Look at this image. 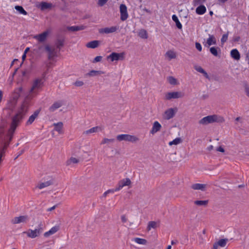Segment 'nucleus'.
<instances>
[{
	"label": "nucleus",
	"instance_id": "1",
	"mask_svg": "<svg viewBox=\"0 0 249 249\" xmlns=\"http://www.w3.org/2000/svg\"><path fill=\"white\" fill-rule=\"evenodd\" d=\"M43 82L41 79H36L34 80L30 93L26 96L21 107L17 112V122L21 119L27 112L30 100L33 98V94L42 87Z\"/></svg>",
	"mask_w": 249,
	"mask_h": 249
},
{
	"label": "nucleus",
	"instance_id": "2",
	"mask_svg": "<svg viewBox=\"0 0 249 249\" xmlns=\"http://www.w3.org/2000/svg\"><path fill=\"white\" fill-rule=\"evenodd\" d=\"M224 121L223 117L217 115H212L203 117L199 121V124L202 125H207L214 122L222 123Z\"/></svg>",
	"mask_w": 249,
	"mask_h": 249
},
{
	"label": "nucleus",
	"instance_id": "3",
	"mask_svg": "<svg viewBox=\"0 0 249 249\" xmlns=\"http://www.w3.org/2000/svg\"><path fill=\"white\" fill-rule=\"evenodd\" d=\"M116 139L118 141H126L131 142H135L139 140L138 137L134 135H131L129 134H120L117 136Z\"/></svg>",
	"mask_w": 249,
	"mask_h": 249
},
{
	"label": "nucleus",
	"instance_id": "4",
	"mask_svg": "<svg viewBox=\"0 0 249 249\" xmlns=\"http://www.w3.org/2000/svg\"><path fill=\"white\" fill-rule=\"evenodd\" d=\"M43 229L39 226L35 230L29 229L25 233L27 236L31 238H35L40 235V234L43 232Z\"/></svg>",
	"mask_w": 249,
	"mask_h": 249
},
{
	"label": "nucleus",
	"instance_id": "5",
	"mask_svg": "<svg viewBox=\"0 0 249 249\" xmlns=\"http://www.w3.org/2000/svg\"><path fill=\"white\" fill-rule=\"evenodd\" d=\"M178 111L177 107L169 108L165 110L162 114V118L166 120H169L173 118Z\"/></svg>",
	"mask_w": 249,
	"mask_h": 249
},
{
	"label": "nucleus",
	"instance_id": "6",
	"mask_svg": "<svg viewBox=\"0 0 249 249\" xmlns=\"http://www.w3.org/2000/svg\"><path fill=\"white\" fill-rule=\"evenodd\" d=\"M184 94L180 91L169 92L165 94V99L170 100L172 99H178L183 97Z\"/></svg>",
	"mask_w": 249,
	"mask_h": 249
},
{
	"label": "nucleus",
	"instance_id": "7",
	"mask_svg": "<svg viewBox=\"0 0 249 249\" xmlns=\"http://www.w3.org/2000/svg\"><path fill=\"white\" fill-rule=\"evenodd\" d=\"M124 54L125 53H112L110 54L107 56V59L110 60L111 62L119 60H123L124 57Z\"/></svg>",
	"mask_w": 249,
	"mask_h": 249
},
{
	"label": "nucleus",
	"instance_id": "8",
	"mask_svg": "<svg viewBox=\"0 0 249 249\" xmlns=\"http://www.w3.org/2000/svg\"><path fill=\"white\" fill-rule=\"evenodd\" d=\"M119 27L116 26L107 27L99 29V33L101 34H109L117 32Z\"/></svg>",
	"mask_w": 249,
	"mask_h": 249
},
{
	"label": "nucleus",
	"instance_id": "9",
	"mask_svg": "<svg viewBox=\"0 0 249 249\" xmlns=\"http://www.w3.org/2000/svg\"><path fill=\"white\" fill-rule=\"evenodd\" d=\"M120 12L121 14V19L122 21L125 20L128 17L127 7L125 4H121L120 6Z\"/></svg>",
	"mask_w": 249,
	"mask_h": 249
},
{
	"label": "nucleus",
	"instance_id": "10",
	"mask_svg": "<svg viewBox=\"0 0 249 249\" xmlns=\"http://www.w3.org/2000/svg\"><path fill=\"white\" fill-rule=\"evenodd\" d=\"M131 181L128 178H124L121 180L118 184L117 190H120L124 186H127L131 184Z\"/></svg>",
	"mask_w": 249,
	"mask_h": 249
},
{
	"label": "nucleus",
	"instance_id": "11",
	"mask_svg": "<svg viewBox=\"0 0 249 249\" xmlns=\"http://www.w3.org/2000/svg\"><path fill=\"white\" fill-rule=\"evenodd\" d=\"M228 240L227 239H222L215 242L212 249H219L220 248H223L226 246Z\"/></svg>",
	"mask_w": 249,
	"mask_h": 249
},
{
	"label": "nucleus",
	"instance_id": "12",
	"mask_svg": "<svg viewBox=\"0 0 249 249\" xmlns=\"http://www.w3.org/2000/svg\"><path fill=\"white\" fill-rule=\"evenodd\" d=\"M64 102L62 100L57 101L54 102L53 105L49 107V111L50 112H53L57 109L63 106Z\"/></svg>",
	"mask_w": 249,
	"mask_h": 249
},
{
	"label": "nucleus",
	"instance_id": "13",
	"mask_svg": "<svg viewBox=\"0 0 249 249\" xmlns=\"http://www.w3.org/2000/svg\"><path fill=\"white\" fill-rule=\"evenodd\" d=\"M49 34L50 31L47 30L38 35L36 36L35 38L40 42H43L46 39Z\"/></svg>",
	"mask_w": 249,
	"mask_h": 249
},
{
	"label": "nucleus",
	"instance_id": "14",
	"mask_svg": "<svg viewBox=\"0 0 249 249\" xmlns=\"http://www.w3.org/2000/svg\"><path fill=\"white\" fill-rule=\"evenodd\" d=\"M161 128V124L158 121L154 122L151 130H150V133L154 134L157 132L159 131Z\"/></svg>",
	"mask_w": 249,
	"mask_h": 249
},
{
	"label": "nucleus",
	"instance_id": "15",
	"mask_svg": "<svg viewBox=\"0 0 249 249\" xmlns=\"http://www.w3.org/2000/svg\"><path fill=\"white\" fill-rule=\"evenodd\" d=\"M177 53L173 50H168L165 54V57L168 61H170L173 59H175L177 57Z\"/></svg>",
	"mask_w": 249,
	"mask_h": 249
},
{
	"label": "nucleus",
	"instance_id": "16",
	"mask_svg": "<svg viewBox=\"0 0 249 249\" xmlns=\"http://www.w3.org/2000/svg\"><path fill=\"white\" fill-rule=\"evenodd\" d=\"M37 6L38 8H40V10L43 11L46 9H51L53 5L51 3L41 2L39 3Z\"/></svg>",
	"mask_w": 249,
	"mask_h": 249
},
{
	"label": "nucleus",
	"instance_id": "17",
	"mask_svg": "<svg viewBox=\"0 0 249 249\" xmlns=\"http://www.w3.org/2000/svg\"><path fill=\"white\" fill-rule=\"evenodd\" d=\"M230 55L235 60H239L240 59V54L236 49L231 50Z\"/></svg>",
	"mask_w": 249,
	"mask_h": 249
},
{
	"label": "nucleus",
	"instance_id": "18",
	"mask_svg": "<svg viewBox=\"0 0 249 249\" xmlns=\"http://www.w3.org/2000/svg\"><path fill=\"white\" fill-rule=\"evenodd\" d=\"M58 226H54L52 227L49 231L45 232L44 233V236L46 237H48L51 235H53L56 233L59 230Z\"/></svg>",
	"mask_w": 249,
	"mask_h": 249
},
{
	"label": "nucleus",
	"instance_id": "19",
	"mask_svg": "<svg viewBox=\"0 0 249 249\" xmlns=\"http://www.w3.org/2000/svg\"><path fill=\"white\" fill-rule=\"evenodd\" d=\"M216 43L215 37L213 35H209V38L207 39L206 44L204 45L206 46V45H208V46H210L212 45H215Z\"/></svg>",
	"mask_w": 249,
	"mask_h": 249
},
{
	"label": "nucleus",
	"instance_id": "20",
	"mask_svg": "<svg viewBox=\"0 0 249 249\" xmlns=\"http://www.w3.org/2000/svg\"><path fill=\"white\" fill-rule=\"evenodd\" d=\"M102 130V127H100V126H97L93 127L91 128L90 129H89V130H87L85 131L84 132V134L88 135V134H91V133H96V132H99V131H101Z\"/></svg>",
	"mask_w": 249,
	"mask_h": 249
},
{
	"label": "nucleus",
	"instance_id": "21",
	"mask_svg": "<svg viewBox=\"0 0 249 249\" xmlns=\"http://www.w3.org/2000/svg\"><path fill=\"white\" fill-rule=\"evenodd\" d=\"M29 220V217L27 215H20L17 217V223H26Z\"/></svg>",
	"mask_w": 249,
	"mask_h": 249
},
{
	"label": "nucleus",
	"instance_id": "22",
	"mask_svg": "<svg viewBox=\"0 0 249 249\" xmlns=\"http://www.w3.org/2000/svg\"><path fill=\"white\" fill-rule=\"evenodd\" d=\"M53 126H54V130L58 132L60 134L63 133V123L62 122H58L57 123H54Z\"/></svg>",
	"mask_w": 249,
	"mask_h": 249
},
{
	"label": "nucleus",
	"instance_id": "23",
	"mask_svg": "<svg viewBox=\"0 0 249 249\" xmlns=\"http://www.w3.org/2000/svg\"><path fill=\"white\" fill-rule=\"evenodd\" d=\"M52 184V181L51 180H48L43 182H39L38 183L36 187L39 189H42L44 188H46Z\"/></svg>",
	"mask_w": 249,
	"mask_h": 249
},
{
	"label": "nucleus",
	"instance_id": "24",
	"mask_svg": "<svg viewBox=\"0 0 249 249\" xmlns=\"http://www.w3.org/2000/svg\"><path fill=\"white\" fill-rule=\"evenodd\" d=\"M206 184H204L196 183L193 184L191 187L194 190H199L201 191H204L206 188Z\"/></svg>",
	"mask_w": 249,
	"mask_h": 249
},
{
	"label": "nucleus",
	"instance_id": "25",
	"mask_svg": "<svg viewBox=\"0 0 249 249\" xmlns=\"http://www.w3.org/2000/svg\"><path fill=\"white\" fill-rule=\"evenodd\" d=\"M100 42L98 40H93L88 42L86 44V47L89 48L94 49L97 48L99 45Z\"/></svg>",
	"mask_w": 249,
	"mask_h": 249
},
{
	"label": "nucleus",
	"instance_id": "26",
	"mask_svg": "<svg viewBox=\"0 0 249 249\" xmlns=\"http://www.w3.org/2000/svg\"><path fill=\"white\" fill-rule=\"evenodd\" d=\"M195 69L198 72L202 73L206 78H209V75L206 71L200 66L196 65L194 67Z\"/></svg>",
	"mask_w": 249,
	"mask_h": 249
},
{
	"label": "nucleus",
	"instance_id": "27",
	"mask_svg": "<svg viewBox=\"0 0 249 249\" xmlns=\"http://www.w3.org/2000/svg\"><path fill=\"white\" fill-rule=\"evenodd\" d=\"M196 13L198 15H203L206 12V8L204 5H200L196 9Z\"/></svg>",
	"mask_w": 249,
	"mask_h": 249
},
{
	"label": "nucleus",
	"instance_id": "28",
	"mask_svg": "<svg viewBox=\"0 0 249 249\" xmlns=\"http://www.w3.org/2000/svg\"><path fill=\"white\" fill-rule=\"evenodd\" d=\"M45 50L48 53V56L50 59L53 58L55 55L54 50L52 49L49 45L45 46Z\"/></svg>",
	"mask_w": 249,
	"mask_h": 249
},
{
	"label": "nucleus",
	"instance_id": "29",
	"mask_svg": "<svg viewBox=\"0 0 249 249\" xmlns=\"http://www.w3.org/2000/svg\"><path fill=\"white\" fill-rule=\"evenodd\" d=\"M39 112V110H36V111H35L34 113L29 117L27 121V124H31L35 121L36 117L38 116Z\"/></svg>",
	"mask_w": 249,
	"mask_h": 249
},
{
	"label": "nucleus",
	"instance_id": "30",
	"mask_svg": "<svg viewBox=\"0 0 249 249\" xmlns=\"http://www.w3.org/2000/svg\"><path fill=\"white\" fill-rule=\"evenodd\" d=\"M172 20L176 23V25L178 28L181 29L182 28V24L179 21L178 17L176 15H173L172 17Z\"/></svg>",
	"mask_w": 249,
	"mask_h": 249
},
{
	"label": "nucleus",
	"instance_id": "31",
	"mask_svg": "<svg viewBox=\"0 0 249 249\" xmlns=\"http://www.w3.org/2000/svg\"><path fill=\"white\" fill-rule=\"evenodd\" d=\"M167 80L169 83L172 85H178L179 84L178 80L173 76H169L167 78Z\"/></svg>",
	"mask_w": 249,
	"mask_h": 249
},
{
	"label": "nucleus",
	"instance_id": "32",
	"mask_svg": "<svg viewBox=\"0 0 249 249\" xmlns=\"http://www.w3.org/2000/svg\"><path fill=\"white\" fill-rule=\"evenodd\" d=\"M182 142V140L180 138H176L174 140H173L172 141H171L169 142V145L170 146L173 145H178L180 143H181Z\"/></svg>",
	"mask_w": 249,
	"mask_h": 249
},
{
	"label": "nucleus",
	"instance_id": "33",
	"mask_svg": "<svg viewBox=\"0 0 249 249\" xmlns=\"http://www.w3.org/2000/svg\"><path fill=\"white\" fill-rule=\"evenodd\" d=\"M79 162V160L74 158L71 157L69 160H68L66 162L67 165H71L73 164L77 163Z\"/></svg>",
	"mask_w": 249,
	"mask_h": 249
},
{
	"label": "nucleus",
	"instance_id": "34",
	"mask_svg": "<svg viewBox=\"0 0 249 249\" xmlns=\"http://www.w3.org/2000/svg\"><path fill=\"white\" fill-rule=\"evenodd\" d=\"M133 241L140 245H145L147 243V241L145 239L138 237L134 238Z\"/></svg>",
	"mask_w": 249,
	"mask_h": 249
},
{
	"label": "nucleus",
	"instance_id": "35",
	"mask_svg": "<svg viewBox=\"0 0 249 249\" xmlns=\"http://www.w3.org/2000/svg\"><path fill=\"white\" fill-rule=\"evenodd\" d=\"M138 35L141 38L143 39H146L148 37L147 32L144 29L140 30L138 32Z\"/></svg>",
	"mask_w": 249,
	"mask_h": 249
},
{
	"label": "nucleus",
	"instance_id": "36",
	"mask_svg": "<svg viewBox=\"0 0 249 249\" xmlns=\"http://www.w3.org/2000/svg\"><path fill=\"white\" fill-rule=\"evenodd\" d=\"M104 72L101 71H95L92 70L88 73V75L90 76H94L97 75H100L104 74Z\"/></svg>",
	"mask_w": 249,
	"mask_h": 249
},
{
	"label": "nucleus",
	"instance_id": "37",
	"mask_svg": "<svg viewBox=\"0 0 249 249\" xmlns=\"http://www.w3.org/2000/svg\"><path fill=\"white\" fill-rule=\"evenodd\" d=\"M84 29V27L83 26H73L69 27L68 29L71 31H77L79 30H82Z\"/></svg>",
	"mask_w": 249,
	"mask_h": 249
},
{
	"label": "nucleus",
	"instance_id": "38",
	"mask_svg": "<svg viewBox=\"0 0 249 249\" xmlns=\"http://www.w3.org/2000/svg\"><path fill=\"white\" fill-rule=\"evenodd\" d=\"M17 11H18L20 14L23 15H26L27 14L26 11L23 8L22 6H17Z\"/></svg>",
	"mask_w": 249,
	"mask_h": 249
},
{
	"label": "nucleus",
	"instance_id": "39",
	"mask_svg": "<svg viewBox=\"0 0 249 249\" xmlns=\"http://www.w3.org/2000/svg\"><path fill=\"white\" fill-rule=\"evenodd\" d=\"M208 203L207 200H196L195 201V204L198 206H205Z\"/></svg>",
	"mask_w": 249,
	"mask_h": 249
},
{
	"label": "nucleus",
	"instance_id": "40",
	"mask_svg": "<svg viewBox=\"0 0 249 249\" xmlns=\"http://www.w3.org/2000/svg\"><path fill=\"white\" fill-rule=\"evenodd\" d=\"M16 74V68H14V71L12 73V75L11 76H10L8 79V82L10 85H11L13 83V81L14 79V76Z\"/></svg>",
	"mask_w": 249,
	"mask_h": 249
},
{
	"label": "nucleus",
	"instance_id": "41",
	"mask_svg": "<svg viewBox=\"0 0 249 249\" xmlns=\"http://www.w3.org/2000/svg\"><path fill=\"white\" fill-rule=\"evenodd\" d=\"M218 48H216L214 47H211L210 49V52L212 54H213L214 56H217L218 52H217Z\"/></svg>",
	"mask_w": 249,
	"mask_h": 249
},
{
	"label": "nucleus",
	"instance_id": "42",
	"mask_svg": "<svg viewBox=\"0 0 249 249\" xmlns=\"http://www.w3.org/2000/svg\"><path fill=\"white\" fill-rule=\"evenodd\" d=\"M118 191H119V190H117V187L115 189H112L108 190L107 191H106L104 193V196H106L107 195V194H108L109 193L113 194L114 193H115L116 192H117Z\"/></svg>",
	"mask_w": 249,
	"mask_h": 249
},
{
	"label": "nucleus",
	"instance_id": "43",
	"mask_svg": "<svg viewBox=\"0 0 249 249\" xmlns=\"http://www.w3.org/2000/svg\"><path fill=\"white\" fill-rule=\"evenodd\" d=\"M114 141V139H107V138H104L102 140L101 142V144H104L106 143H108L110 142H113Z\"/></svg>",
	"mask_w": 249,
	"mask_h": 249
},
{
	"label": "nucleus",
	"instance_id": "44",
	"mask_svg": "<svg viewBox=\"0 0 249 249\" xmlns=\"http://www.w3.org/2000/svg\"><path fill=\"white\" fill-rule=\"evenodd\" d=\"M157 223L154 221L149 222L148 225V230L149 231L151 228H155L156 226Z\"/></svg>",
	"mask_w": 249,
	"mask_h": 249
},
{
	"label": "nucleus",
	"instance_id": "45",
	"mask_svg": "<svg viewBox=\"0 0 249 249\" xmlns=\"http://www.w3.org/2000/svg\"><path fill=\"white\" fill-rule=\"evenodd\" d=\"M228 34H224L222 36V38L221 39V43H224L225 42H226L227 39H228Z\"/></svg>",
	"mask_w": 249,
	"mask_h": 249
},
{
	"label": "nucleus",
	"instance_id": "46",
	"mask_svg": "<svg viewBox=\"0 0 249 249\" xmlns=\"http://www.w3.org/2000/svg\"><path fill=\"white\" fill-rule=\"evenodd\" d=\"M108 0H98L97 2L98 5L100 6H103Z\"/></svg>",
	"mask_w": 249,
	"mask_h": 249
},
{
	"label": "nucleus",
	"instance_id": "47",
	"mask_svg": "<svg viewBox=\"0 0 249 249\" xmlns=\"http://www.w3.org/2000/svg\"><path fill=\"white\" fill-rule=\"evenodd\" d=\"M74 85L75 86L77 87H81L82 86L84 85V83L82 81H76L74 83Z\"/></svg>",
	"mask_w": 249,
	"mask_h": 249
},
{
	"label": "nucleus",
	"instance_id": "48",
	"mask_svg": "<svg viewBox=\"0 0 249 249\" xmlns=\"http://www.w3.org/2000/svg\"><path fill=\"white\" fill-rule=\"evenodd\" d=\"M196 48V49L199 51V52H201L202 51V46L201 44L198 42H196L195 44Z\"/></svg>",
	"mask_w": 249,
	"mask_h": 249
},
{
	"label": "nucleus",
	"instance_id": "49",
	"mask_svg": "<svg viewBox=\"0 0 249 249\" xmlns=\"http://www.w3.org/2000/svg\"><path fill=\"white\" fill-rule=\"evenodd\" d=\"M244 88L246 95L249 97V86L246 84L244 86Z\"/></svg>",
	"mask_w": 249,
	"mask_h": 249
},
{
	"label": "nucleus",
	"instance_id": "50",
	"mask_svg": "<svg viewBox=\"0 0 249 249\" xmlns=\"http://www.w3.org/2000/svg\"><path fill=\"white\" fill-rule=\"evenodd\" d=\"M102 57L101 56H97L95 57L93 61V62L96 63L100 62L102 60Z\"/></svg>",
	"mask_w": 249,
	"mask_h": 249
},
{
	"label": "nucleus",
	"instance_id": "51",
	"mask_svg": "<svg viewBox=\"0 0 249 249\" xmlns=\"http://www.w3.org/2000/svg\"><path fill=\"white\" fill-rule=\"evenodd\" d=\"M206 0H194V4L197 5L204 2Z\"/></svg>",
	"mask_w": 249,
	"mask_h": 249
},
{
	"label": "nucleus",
	"instance_id": "52",
	"mask_svg": "<svg viewBox=\"0 0 249 249\" xmlns=\"http://www.w3.org/2000/svg\"><path fill=\"white\" fill-rule=\"evenodd\" d=\"M121 220L123 222L125 223L127 221V218L125 215H123L121 216Z\"/></svg>",
	"mask_w": 249,
	"mask_h": 249
},
{
	"label": "nucleus",
	"instance_id": "53",
	"mask_svg": "<svg viewBox=\"0 0 249 249\" xmlns=\"http://www.w3.org/2000/svg\"><path fill=\"white\" fill-rule=\"evenodd\" d=\"M216 150L217 151H219V152H222V153L224 152V151H225L224 148L223 147H222L221 146L218 147L217 148Z\"/></svg>",
	"mask_w": 249,
	"mask_h": 249
},
{
	"label": "nucleus",
	"instance_id": "54",
	"mask_svg": "<svg viewBox=\"0 0 249 249\" xmlns=\"http://www.w3.org/2000/svg\"><path fill=\"white\" fill-rule=\"evenodd\" d=\"M56 207V206L54 205V206L48 209L47 211H52L54 209H55Z\"/></svg>",
	"mask_w": 249,
	"mask_h": 249
},
{
	"label": "nucleus",
	"instance_id": "55",
	"mask_svg": "<svg viewBox=\"0 0 249 249\" xmlns=\"http://www.w3.org/2000/svg\"><path fill=\"white\" fill-rule=\"evenodd\" d=\"M2 96H3V92L1 90H0V103L2 101Z\"/></svg>",
	"mask_w": 249,
	"mask_h": 249
},
{
	"label": "nucleus",
	"instance_id": "56",
	"mask_svg": "<svg viewBox=\"0 0 249 249\" xmlns=\"http://www.w3.org/2000/svg\"><path fill=\"white\" fill-rule=\"evenodd\" d=\"M26 57V53H23V54L22 55V60H24L25 59Z\"/></svg>",
	"mask_w": 249,
	"mask_h": 249
},
{
	"label": "nucleus",
	"instance_id": "57",
	"mask_svg": "<svg viewBox=\"0 0 249 249\" xmlns=\"http://www.w3.org/2000/svg\"><path fill=\"white\" fill-rule=\"evenodd\" d=\"M143 11H145V12H147V13H151L150 11L149 10H148V9H146V8H144V9H143Z\"/></svg>",
	"mask_w": 249,
	"mask_h": 249
},
{
	"label": "nucleus",
	"instance_id": "58",
	"mask_svg": "<svg viewBox=\"0 0 249 249\" xmlns=\"http://www.w3.org/2000/svg\"><path fill=\"white\" fill-rule=\"evenodd\" d=\"M221 3H225L226 1H227L228 0H218Z\"/></svg>",
	"mask_w": 249,
	"mask_h": 249
},
{
	"label": "nucleus",
	"instance_id": "59",
	"mask_svg": "<svg viewBox=\"0 0 249 249\" xmlns=\"http://www.w3.org/2000/svg\"><path fill=\"white\" fill-rule=\"evenodd\" d=\"M15 62H16V59H14L12 61V63H11V67H12V66L14 64V63H15Z\"/></svg>",
	"mask_w": 249,
	"mask_h": 249
},
{
	"label": "nucleus",
	"instance_id": "60",
	"mask_svg": "<svg viewBox=\"0 0 249 249\" xmlns=\"http://www.w3.org/2000/svg\"><path fill=\"white\" fill-rule=\"evenodd\" d=\"M213 146L212 145H210L208 147V149L209 150H211L213 149Z\"/></svg>",
	"mask_w": 249,
	"mask_h": 249
},
{
	"label": "nucleus",
	"instance_id": "61",
	"mask_svg": "<svg viewBox=\"0 0 249 249\" xmlns=\"http://www.w3.org/2000/svg\"><path fill=\"white\" fill-rule=\"evenodd\" d=\"M63 45V42L62 41L60 42L58 44V47L62 46Z\"/></svg>",
	"mask_w": 249,
	"mask_h": 249
},
{
	"label": "nucleus",
	"instance_id": "62",
	"mask_svg": "<svg viewBox=\"0 0 249 249\" xmlns=\"http://www.w3.org/2000/svg\"><path fill=\"white\" fill-rule=\"evenodd\" d=\"M29 50V48H27L24 51V53H26L28 51V50Z\"/></svg>",
	"mask_w": 249,
	"mask_h": 249
},
{
	"label": "nucleus",
	"instance_id": "63",
	"mask_svg": "<svg viewBox=\"0 0 249 249\" xmlns=\"http://www.w3.org/2000/svg\"><path fill=\"white\" fill-rule=\"evenodd\" d=\"M176 242L174 241V240H172V241H171V244H172V245H174V244H176Z\"/></svg>",
	"mask_w": 249,
	"mask_h": 249
},
{
	"label": "nucleus",
	"instance_id": "64",
	"mask_svg": "<svg viewBox=\"0 0 249 249\" xmlns=\"http://www.w3.org/2000/svg\"><path fill=\"white\" fill-rule=\"evenodd\" d=\"M171 245H169L167 247V249H171Z\"/></svg>",
	"mask_w": 249,
	"mask_h": 249
}]
</instances>
